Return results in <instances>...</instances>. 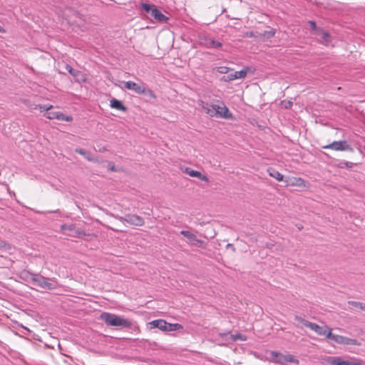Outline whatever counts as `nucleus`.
Returning a JSON list of instances; mask_svg holds the SVG:
<instances>
[{"label":"nucleus","instance_id":"f257e3e1","mask_svg":"<svg viewBox=\"0 0 365 365\" xmlns=\"http://www.w3.org/2000/svg\"><path fill=\"white\" fill-rule=\"evenodd\" d=\"M199 105L208 115L223 119H233V115L223 102L217 104L205 103L200 101Z\"/></svg>","mask_w":365,"mask_h":365},{"label":"nucleus","instance_id":"f03ea898","mask_svg":"<svg viewBox=\"0 0 365 365\" xmlns=\"http://www.w3.org/2000/svg\"><path fill=\"white\" fill-rule=\"evenodd\" d=\"M100 319L108 326L130 327L131 325L128 319L108 312H103Z\"/></svg>","mask_w":365,"mask_h":365},{"label":"nucleus","instance_id":"7ed1b4c3","mask_svg":"<svg viewBox=\"0 0 365 365\" xmlns=\"http://www.w3.org/2000/svg\"><path fill=\"white\" fill-rule=\"evenodd\" d=\"M269 354L271 357L270 361L275 364L283 365L287 362H289L298 365L299 363V360L292 354L285 355L276 351H271Z\"/></svg>","mask_w":365,"mask_h":365},{"label":"nucleus","instance_id":"20e7f679","mask_svg":"<svg viewBox=\"0 0 365 365\" xmlns=\"http://www.w3.org/2000/svg\"><path fill=\"white\" fill-rule=\"evenodd\" d=\"M328 339L334 341V343L339 345H353V346H360L361 343L355 339L349 338L345 336L334 334L332 331L329 333Z\"/></svg>","mask_w":365,"mask_h":365},{"label":"nucleus","instance_id":"39448f33","mask_svg":"<svg viewBox=\"0 0 365 365\" xmlns=\"http://www.w3.org/2000/svg\"><path fill=\"white\" fill-rule=\"evenodd\" d=\"M125 87L127 89L132 90L138 94H146L148 96L155 98V96L153 92L146 88L144 83L138 84L133 81L125 82Z\"/></svg>","mask_w":365,"mask_h":365},{"label":"nucleus","instance_id":"423d86ee","mask_svg":"<svg viewBox=\"0 0 365 365\" xmlns=\"http://www.w3.org/2000/svg\"><path fill=\"white\" fill-rule=\"evenodd\" d=\"M115 219L120 220L122 222H126L127 224L136 227H141L144 225V219L135 214H128L125 217L115 216Z\"/></svg>","mask_w":365,"mask_h":365},{"label":"nucleus","instance_id":"0eeeda50","mask_svg":"<svg viewBox=\"0 0 365 365\" xmlns=\"http://www.w3.org/2000/svg\"><path fill=\"white\" fill-rule=\"evenodd\" d=\"M53 108V106H49L46 107V112L43 113V115L50 120L56 119L58 120L61 121H67L71 122L73 120V117L71 115H66L64 113L59 111H50V110Z\"/></svg>","mask_w":365,"mask_h":365},{"label":"nucleus","instance_id":"6e6552de","mask_svg":"<svg viewBox=\"0 0 365 365\" xmlns=\"http://www.w3.org/2000/svg\"><path fill=\"white\" fill-rule=\"evenodd\" d=\"M142 8L146 12H150L151 16L158 22L164 23L166 22L168 18L162 14L155 5L148 4H142Z\"/></svg>","mask_w":365,"mask_h":365},{"label":"nucleus","instance_id":"1a4fd4ad","mask_svg":"<svg viewBox=\"0 0 365 365\" xmlns=\"http://www.w3.org/2000/svg\"><path fill=\"white\" fill-rule=\"evenodd\" d=\"M323 149H330L334 151H352L351 146L346 140L334 141L330 144L323 145Z\"/></svg>","mask_w":365,"mask_h":365},{"label":"nucleus","instance_id":"9d476101","mask_svg":"<svg viewBox=\"0 0 365 365\" xmlns=\"http://www.w3.org/2000/svg\"><path fill=\"white\" fill-rule=\"evenodd\" d=\"M180 234L187 240L188 244L200 248L205 247V242L203 240L198 239L197 237L190 231L181 230Z\"/></svg>","mask_w":365,"mask_h":365},{"label":"nucleus","instance_id":"9b49d317","mask_svg":"<svg viewBox=\"0 0 365 365\" xmlns=\"http://www.w3.org/2000/svg\"><path fill=\"white\" fill-rule=\"evenodd\" d=\"M61 230L64 234L72 237L81 238L85 236H90V234H86L83 230L76 229L73 225H63Z\"/></svg>","mask_w":365,"mask_h":365},{"label":"nucleus","instance_id":"f8f14e48","mask_svg":"<svg viewBox=\"0 0 365 365\" xmlns=\"http://www.w3.org/2000/svg\"><path fill=\"white\" fill-rule=\"evenodd\" d=\"M180 169L183 173H185L190 177L197 178L201 180L202 181H204L206 182H209V178H207V176L202 174L200 171L195 170H192L191 168L184 167V166H181L180 168Z\"/></svg>","mask_w":365,"mask_h":365},{"label":"nucleus","instance_id":"ddd939ff","mask_svg":"<svg viewBox=\"0 0 365 365\" xmlns=\"http://www.w3.org/2000/svg\"><path fill=\"white\" fill-rule=\"evenodd\" d=\"M309 329L314 331L319 336H325L327 339L329 337V333L332 331V329L327 325L319 326L317 324L312 322Z\"/></svg>","mask_w":365,"mask_h":365},{"label":"nucleus","instance_id":"4468645a","mask_svg":"<svg viewBox=\"0 0 365 365\" xmlns=\"http://www.w3.org/2000/svg\"><path fill=\"white\" fill-rule=\"evenodd\" d=\"M287 185L298 187H308L309 183L299 177H291L287 180Z\"/></svg>","mask_w":365,"mask_h":365},{"label":"nucleus","instance_id":"2eb2a0df","mask_svg":"<svg viewBox=\"0 0 365 365\" xmlns=\"http://www.w3.org/2000/svg\"><path fill=\"white\" fill-rule=\"evenodd\" d=\"M330 365H362L360 361L350 362L343 359L341 357H329L327 359Z\"/></svg>","mask_w":365,"mask_h":365},{"label":"nucleus","instance_id":"dca6fc26","mask_svg":"<svg viewBox=\"0 0 365 365\" xmlns=\"http://www.w3.org/2000/svg\"><path fill=\"white\" fill-rule=\"evenodd\" d=\"M247 72L245 70H240L239 71H235L234 73L227 74L222 78V80L225 81H232L238 78H243L246 76Z\"/></svg>","mask_w":365,"mask_h":365},{"label":"nucleus","instance_id":"f3484780","mask_svg":"<svg viewBox=\"0 0 365 365\" xmlns=\"http://www.w3.org/2000/svg\"><path fill=\"white\" fill-rule=\"evenodd\" d=\"M69 73L73 76L75 81L78 83L85 82L87 79V76L81 70H68Z\"/></svg>","mask_w":365,"mask_h":365},{"label":"nucleus","instance_id":"a211bd4d","mask_svg":"<svg viewBox=\"0 0 365 365\" xmlns=\"http://www.w3.org/2000/svg\"><path fill=\"white\" fill-rule=\"evenodd\" d=\"M151 328H158L162 331H167L168 322L163 319H156L150 322Z\"/></svg>","mask_w":365,"mask_h":365},{"label":"nucleus","instance_id":"6ab92c4d","mask_svg":"<svg viewBox=\"0 0 365 365\" xmlns=\"http://www.w3.org/2000/svg\"><path fill=\"white\" fill-rule=\"evenodd\" d=\"M267 172L269 176L275 178L277 181L281 182L284 179V175L281 174L279 171L274 170V168H269L267 169Z\"/></svg>","mask_w":365,"mask_h":365},{"label":"nucleus","instance_id":"aec40b11","mask_svg":"<svg viewBox=\"0 0 365 365\" xmlns=\"http://www.w3.org/2000/svg\"><path fill=\"white\" fill-rule=\"evenodd\" d=\"M78 14L74 11L71 9H66L63 11V17L68 21L70 24H75L76 21L72 19L71 16H77Z\"/></svg>","mask_w":365,"mask_h":365},{"label":"nucleus","instance_id":"412c9836","mask_svg":"<svg viewBox=\"0 0 365 365\" xmlns=\"http://www.w3.org/2000/svg\"><path fill=\"white\" fill-rule=\"evenodd\" d=\"M110 107L112 108H114V109H116L118 110H121V111L126 110V108L123 105L121 101H120L117 99H115V98H113L110 101Z\"/></svg>","mask_w":365,"mask_h":365},{"label":"nucleus","instance_id":"4be33fe9","mask_svg":"<svg viewBox=\"0 0 365 365\" xmlns=\"http://www.w3.org/2000/svg\"><path fill=\"white\" fill-rule=\"evenodd\" d=\"M315 35L319 36L323 40L324 43H328L330 41L329 34L322 29L317 30Z\"/></svg>","mask_w":365,"mask_h":365},{"label":"nucleus","instance_id":"5701e85b","mask_svg":"<svg viewBox=\"0 0 365 365\" xmlns=\"http://www.w3.org/2000/svg\"><path fill=\"white\" fill-rule=\"evenodd\" d=\"M166 328H167V331H175V330L182 329L183 327H182V326L180 324H178V323H175V324L168 323V327Z\"/></svg>","mask_w":365,"mask_h":365},{"label":"nucleus","instance_id":"b1692460","mask_svg":"<svg viewBox=\"0 0 365 365\" xmlns=\"http://www.w3.org/2000/svg\"><path fill=\"white\" fill-rule=\"evenodd\" d=\"M231 341H236L237 340L246 341L247 337L241 334H231L230 336Z\"/></svg>","mask_w":365,"mask_h":365},{"label":"nucleus","instance_id":"393cba45","mask_svg":"<svg viewBox=\"0 0 365 365\" xmlns=\"http://www.w3.org/2000/svg\"><path fill=\"white\" fill-rule=\"evenodd\" d=\"M75 152L84 156L88 160L93 161V159L90 157V154L88 152H86V150L81 149V148H76L75 150Z\"/></svg>","mask_w":365,"mask_h":365},{"label":"nucleus","instance_id":"a878e982","mask_svg":"<svg viewBox=\"0 0 365 365\" xmlns=\"http://www.w3.org/2000/svg\"><path fill=\"white\" fill-rule=\"evenodd\" d=\"M40 286L43 288H48L50 289L55 288V285L53 283L47 282L45 279H42L40 282Z\"/></svg>","mask_w":365,"mask_h":365},{"label":"nucleus","instance_id":"bb28decb","mask_svg":"<svg viewBox=\"0 0 365 365\" xmlns=\"http://www.w3.org/2000/svg\"><path fill=\"white\" fill-rule=\"evenodd\" d=\"M349 304L351 305L352 307L359 309L361 310H365V304L358 302H349Z\"/></svg>","mask_w":365,"mask_h":365},{"label":"nucleus","instance_id":"cd10ccee","mask_svg":"<svg viewBox=\"0 0 365 365\" xmlns=\"http://www.w3.org/2000/svg\"><path fill=\"white\" fill-rule=\"evenodd\" d=\"M295 320L297 321L298 322L301 323L302 324H303L304 326L309 328L310 327V325L312 324V322L299 317V316H296L295 317Z\"/></svg>","mask_w":365,"mask_h":365},{"label":"nucleus","instance_id":"c85d7f7f","mask_svg":"<svg viewBox=\"0 0 365 365\" xmlns=\"http://www.w3.org/2000/svg\"><path fill=\"white\" fill-rule=\"evenodd\" d=\"M207 47H212V48H219L221 46V43L218 41H215L214 40H209L207 43Z\"/></svg>","mask_w":365,"mask_h":365},{"label":"nucleus","instance_id":"c756f323","mask_svg":"<svg viewBox=\"0 0 365 365\" xmlns=\"http://www.w3.org/2000/svg\"><path fill=\"white\" fill-rule=\"evenodd\" d=\"M0 249L10 250L11 249V245L6 243L5 241L0 240Z\"/></svg>","mask_w":365,"mask_h":365},{"label":"nucleus","instance_id":"7c9ffc66","mask_svg":"<svg viewBox=\"0 0 365 365\" xmlns=\"http://www.w3.org/2000/svg\"><path fill=\"white\" fill-rule=\"evenodd\" d=\"M292 102L290 101H283L281 102V106L285 109H289L292 106Z\"/></svg>","mask_w":365,"mask_h":365},{"label":"nucleus","instance_id":"2f4dec72","mask_svg":"<svg viewBox=\"0 0 365 365\" xmlns=\"http://www.w3.org/2000/svg\"><path fill=\"white\" fill-rule=\"evenodd\" d=\"M352 165H353V163L351 162H344V163H340L339 167L340 168L346 167V168H350L352 167Z\"/></svg>","mask_w":365,"mask_h":365},{"label":"nucleus","instance_id":"473e14b6","mask_svg":"<svg viewBox=\"0 0 365 365\" xmlns=\"http://www.w3.org/2000/svg\"><path fill=\"white\" fill-rule=\"evenodd\" d=\"M309 24L311 28L312 29V30L314 31V34H315L317 31L319 30V29H317L316 24L314 21H309Z\"/></svg>","mask_w":365,"mask_h":365},{"label":"nucleus","instance_id":"72a5a7b5","mask_svg":"<svg viewBox=\"0 0 365 365\" xmlns=\"http://www.w3.org/2000/svg\"><path fill=\"white\" fill-rule=\"evenodd\" d=\"M46 107H44L43 106H41V105H36L34 107V109H39L41 113H43V114L46 112Z\"/></svg>","mask_w":365,"mask_h":365},{"label":"nucleus","instance_id":"f704fd0d","mask_svg":"<svg viewBox=\"0 0 365 365\" xmlns=\"http://www.w3.org/2000/svg\"><path fill=\"white\" fill-rule=\"evenodd\" d=\"M108 169L110 171H115V165H114V164L113 163H108Z\"/></svg>","mask_w":365,"mask_h":365},{"label":"nucleus","instance_id":"c9c22d12","mask_svg":"<svg viewBox=\"0 0 365 365\" xmlns=\"http://www.w3.org/2000/svg\"><path fill=\"white\" fill-rule=\"evenodd\" d=\"M274 33L275 32H274V31L273 29L264 31V34H269V36H272L273 34L274 35Z\"/></svg>","mask_w":365,"mask_h":365},{"label":"nucleus","instance_id":"e433bc0d","mask_svg":"<svg viewBox=\"0 0 365 365\" xmlns=\"http://www.w3.org/2000/svg\"><path fill=\"white\" fill-rule=\"evenodd\" d=\"M226 335H227V334H225V333H220V334H219V336H220V338H222V339L225 338Z\"/></svg>","mask_w":365,"mask_h":365},{"label":"nucleus","instance_id":"4c0bfd02","mask_svg":"<svg viewBox=\"0 0 365 365\" xmlns=\"http://www.w3.org/2000/svg\"><path fill=\"white\" fill-rule=\"evenodd\" d=\"M0 33H3V34L6 33V30L1 26H0Z\"/></svg>","mask_w":365,"mask_h":365},{"label":"nucleus","instance_id":"58836bf2","mask_svg":"<svg viewBox=\"0 0 365 365\" xmlns=\"http://www.w3.org/2000/svg\"><path fill=\"white\" fill-rule=\"evenodd\" d=\"M218 68H225V69H227V67H219Z\"/></svg>","mask_w":365,"mask_h":365},{"label":"nucleus","instance_id":"ea45409f","mask_svg":"<svg viewBox=\"0 0 365 365\" xmlns=\"http://www.w3.org/2000/svg\"><path fill=\"white\" fill-rule=\"evenodd\" d=\"M66 69L71 68V67H69L68 66H66Z\"/></svg>","mask_w":365,"mask_h":365},{"label":"nucleus","instance_id":"a19ab883","mask_svg":"<svg viewBox=\"0 0 365 365\" xmlns=\"http://www.w3.org/2000/svg\"><path fill=\"white\" fill-rule=\"evenodd\" d=\"M113 230L114 231H116V232H118V230H116V229H113Z\"/></svg>","mask_w":365,"mask_h":365}]
</instances>
